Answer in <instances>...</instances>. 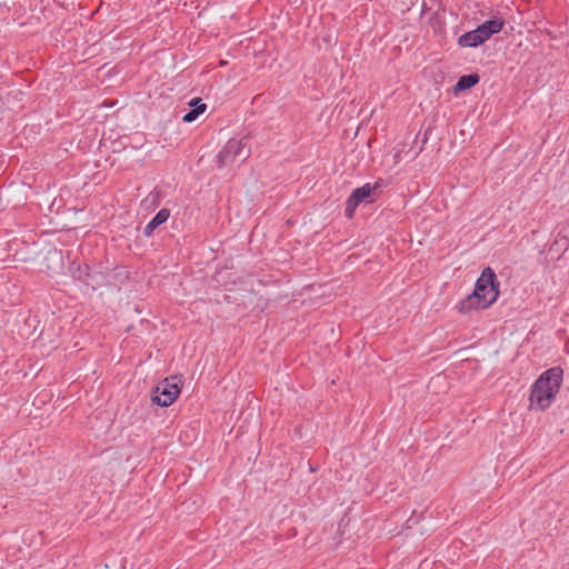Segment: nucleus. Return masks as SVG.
<instances>
[{"instance_id":"20e7f679","label":"nucleus","mask_w":569,"mask_h":569,"mask_svg":"<svg viewBox=\"0 0 569 569\" xmlns=\"http://www.w3.org/2000/svg\"><path fill=\"white\" fill-rule=\"evenodd\" d=\"M182 381L177 376L163 379L154 389L151 396L152 403L160 407L171 406L181 392Z\"/></svg>"},{"instance_id":"4468645a","label":"nucleus","mask_w":569,"mask_h":569,"mask_svg":"<svg viewBox=\"0 0 569 569\" xmlns=\"http://www.w3.org/2000/svg\"><path fill=\"white\" fill-rule=\"evenodd\" d=\"M152 196V203H156V199L158 198V194H151Z\"/></svg>"},{"instance_id":"9b49d317","label":"nucleus","mask_w":569,"mask_h":569,"mask_svg":"<svg viewBox=\"0 0 569 569\" xmlns=\"http://www.w3.org/2000/svg\"><path fill=\"white\" fill-rule=\"evenodd\" d=\"M482 36L476 29L465 32L458 38V44L462 48H477L485 43Z\"/></svg>"},{"instance_id":"ddd939ff","label":"nucleus","mask_w":569,"mask_h":569,"mask_svg":"<svg viewBox=\"0 0 569 569\" xmlns=\"http://www.w3.org/2000/svg\"><path fill=\"white\" fill-rule=\"evenodd\" d=\"M72 273L76 279L84 282L86 284H89V281L92 278L90 267L87 263L79 264L77 269L72 271Z\"/></svg>"},{"instance_id":"0eeeda50","label":"nucleus","mask_w":569,"mask_h":569,"mask_svg":"<svg viewBox=\"0 0 569 569\" xmlns=\"http://www.w3.org/2000/svg\"><path fill=\"white\" fill-rule=\"evenodd\" d=\"M505 27V20L501 18H492L489 20H486L481 24L477 27V30L482 36L481 38L486 41H488L492 36L499 33Z\"/></svg>"},{"instance_id":"423d86ee","label":"nucleus","mask_w":569,"mask_h":569,"mask_svg":"<svg viewBox=\"0 0 569 569\" xmlns=\"http://www.w3.org/2000/svg\"><path fill=\"white\" fill-rule=\"evenodd\" d=\"M492 305V298L486 299L485 293H477L472 291L470 295H468L465 299L459 301V303L456 306V309L462 313L467 315L471 311L482 310L487 309Z\"/></svg>"},{"instance_id":"f8f14e48","label":"nucleus","mask_w":569,"mask_h":569,"mask_svg":"<svg viewBox=\"0 0 569 569\" xmlns=\"http://www.w3.org/2000/svg\"><path fill=\"white\" fill-rule=\"evenodd\" d=\"M569 247V237L567 234H562V231H560L557 234L556 240L550 247V251H556L558 253L563 252Z\"/></svg>"},{"instance_id":"1a4fd4ad","label":"nucleus","mask_w":569,"mask_h":569,"mask_svg":"<svg viewBox=\"0 0 569 569\" xmlns=\"http://www.w3.org/2000/svg\"><path fill=\"white\" fill-rule=\"evenodd\" d=\"M190 110L182 117L184 123H191L207 110V104L199 97L192 98L189 102Z\"/></svg>"},{"instance_id":"39448f33","label":"nucleus","mask_w":569,"mask_h":569,"mask_svg":"<svg viewBox=\"0 0 569 569\" xmlns=\"http://www.w3.org/2000/svg\"><path fill=\"white\" fill-rule=\"evenodd\" d=\"M473 291L479 295L485 293L486 299L492 298V303L498 299L499 282L492 268L487 267L482 270L480 277L476 281Z\"/></svg>"},{"instance_id":"6e6552de","label":"nucleus","mask_w":569,"mask_h":569,"mask_svg":"<svg viewBox=\"0 0 569 569\" xmlns=\"http://www.w3.org/2000/svg\"><path fill=\"white\" fill-rule=\"evenodd\" d=\"M480 76L477 72L461 76L456 84L452 87V93L458 96L459 93L467 91L478 84Z\"/></svg>"},{"instance_id":"7ed1b4c3","label":"nucleus","mask_w":569,"mask_h":569,"mask_svg":"<svg viewBox=\"0 0 569 569\" xmlns=\"http://www.w3.org/2000/svg\"><path fill=\"white\" fill-rule=\"evenodd\" d=\"M249 137L244 136L240 139L231 138L216 156L217 167L223 168L233 163L236 160H247L250 157V147L248 146Z\"/></svg>"},{"instance_id":"f03ea898","label":"nucleus","mask_w":569,"mask_h":569,"mask_svg":"<svg viewBox=\"0 0 569 569\" xmlns=\"http://www.w3.org/2000/svg\"><path fill=\"white\" fill-rule=\"evenodd\" d=\"M386 186L382 179H378L373 183L367 182L363 186L353 189L351 194L346 200L345 216L349 219L353 218L356 209L361 203H373L380 193V190Z\"/></svg>"},{"instance_id":"9d476101","label":"nucleus","mask_w":569,"mask_h":569,"mask_svg":"<svg viewBox=\"0 0 569 569\" xmlns=\"http://www.w3.org/2000/svg\"><path fill=\"white\" fill-rule=\"evenodd\" d=\"M170 217V210L162 208L157 214L147 223L143 229L144 237H151L157 228L164 223Z\"/></svg>"},{"instance_id":"f257e3e1","label":"nucleus","mask_w":569,"mask_h":569,"mask_svg":"<svg viewBox=\"0 0 569 569\" xmlns=\"http://www.w3.org/2000/svg\"><path fill=\"white\" fill-rule=\"evenodd\" d=\"M562 378L563 370L559 366L543 371L531 386L530 407L541 411L548 409L559 392Z\"/></svg>"}]
</instances>
